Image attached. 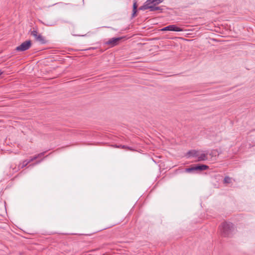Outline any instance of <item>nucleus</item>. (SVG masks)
I'll return each instance as SVG.
<instances>
[{
	"mask_svg": "<svg viewBox=\"0 0 255 255\" xmlns=\"http://www.w3.org/2000/svg\"><path fill=\"white\" fill-rule=\"evenodd\" d=\"M234 230V226L231 223H224L222 224L221 231L224 237L230 236Z\"/></svg>",
	"mask_w": 255,
	"mask_h": 255,
	"instance_id": "1",
	"label": "nucleus"
},
{
	"mask_svg": "<svg viewBox=\"0 0 255 255\" xmlns=\"http://www.w3.org/2000/svg\"><path fill=\"white\" fill-rule=\"evenodd\" d=\"M156 5H154L151 2H148L146 1L144 4L140 7V9L145 10L149 9L150 11H154L156 10H160L161 8L159 6H156Z\"/></svg>",
	"mask_w": 255,
	"mask_h": 255,
	"instance_id": "2",
	"label": "nucleus"
},
{
	"mask_svg": "<svg viewBox=\"0 0 255 255\" xmlns=\"http://www.w3.org/2000/svg\"><path fill=\"white\" fill-rule=\"evenodd\" d=\"M31 45L30 40L26 41L22 43L19 46L16 47L15 50L17 51H24L28 49Z\"/></svg>",
	"mask_w": 255,
	"mask_h": 255,
	"instance_id": "3",
	"label": "nucleus"
},
{
	"mask_svg": "<svg viewBox=\"0 0 255 255\" xmlns=\"http://www.w3.org/2000/svg\"><path fill=\"white\" fill-rule=\"evenodd\" d=\"M33 36L34 37L35 40L40 44H43L46 42L45 38L35 30H33Z\"/></svg>",
	"mask_w": 255,
	"mask_h": 255,
	"instance_id": "4",
	"label": "nucleus"
},
{
	"mask_svg": "<svg viewBox=\"0 0 255 255\" xmlns=\"http://www.w3.org/2000/svg\"><path fill=\"white\" fill-rule=\"evenodd\" d=\"M162 31H183L184 29L180 27L177 26L176 25H169L167 26H166L163 28L161 29Z\"/></svg>",
	"mask_w": 255,
	"mask_h": 255,
	"instance_id": "5",
	"label": "nucleus"
},
{
	"mask_svg": "<svg viewBox=\"0 0 255 255\" xmlns=\"http://www.w3.org/2000/svg\"><path fill=\"white\" fill-rule=\"evenodd\" d=\"M122 38L121 37L113 38L107 42V44L112 46L117 45Z\"/></svg>",
	"mask_w": 255,
	"mask_h": 255,
	"instance_id": "6",
	"label": "nucleus"
},
{
	"mask_svg": "<svg viewBox=\"0 0 255 255\" xmlns=\"http://www.w3.org/2000/svg\"><path fill=\"white\" fill-rule=\"evenodd\" d=\"M197 158L198 161L206 160L208 158L207 154L204 153H200L199 152Z\"/></svg>",
	"mask_w": 255,
	"mask_h": 255,
	"instance_id": "7",
	"label": "nucleus"
},
{
	"mask_svg": "<svg viewBox=\"0 0 255 255\" xmlns=\"http://www.w3.org/2000/svg\"><path fill=\"white\" fill-rule=\"evenodd\" d=\"M196 171H203L207 170L209 168L208 166L204 164H198L195 165Z\"/></svg>",
	"mask_w": 255,
	"mask_h": 255,
	"instance_id": "8",
	"label": "nucleus"
},
{
	"mask_svg": "<svg viewBox=\"0 0 255 255\" xmlns=\"http://www.w3.org/2000/svg\"><path fill=\"white\" fill-rule=\"evenodd\" d=\"M44 155V152L40 153L39 154H38L37 155H35L34 156H33V165H34V163L33 162L34 160L36 159L40 158V159L38 161V163L40 162L41 160H42ZM37 163V162L36 163Z\"/></svg>",
	"mask_w": 255,
	"mask_h": 255,
	"instance_id": "9",
	"label": "nucleus"
},
{
	"mask_svg": "<svg viewBox=\"0 0 255 255\" xmlns=\"http://www.w3.org/2000/svg\"><path fill=\"white\" fill-rule=\"evenodd\" d=\"M199 152L196 150H190L187 152V155L189 157L192 156L197 157Z\"/></svg>",
	"mask_w": 255,
	"mask_h": 255,
	"instance_id": "10",
	"label": "nucleus"
},
{
	"mask_svg": "<svg viewBox=\"0 0 255 255\" xmlns=\"http://www.w3.org/2000/svg\"><path fill=\"white\" fill-rule=\"evenodd\" d=\"M164 0H147L148 2H151L154 5H157L162 2Z\"/></svg>",
	"mask_w": 255,
	"mask_h": 255,
	"instance_id": "11",
	"label": "nucleus"
},
{
	"mask_svg": "<svg viewBox=\"0 0 255 255\" xmlns=\"http://www.w3.org/2000/svg\"><path fill=\"white\" fill-rule=\"evenodd\" d=\"M195 171H196L195 166H192L190 168H186L184 170V172H188V173L193 172Z\"/></svg>",
	"mask_w": 255,
	"mask_h": 255,
	"instance_id": "12",
	"label": "nucleus"
},
{
	"mask_svg": "<svg viewBox=\"0 0 255 255\" xmlns=\"http://www.w3.org/2000/svg\"><path fill=\"white\" fill-rule=\"evenodd\" d=\"M116 147H118V148H123V149L129 150H132V149L131 147L127 146L126 145H118V146H116Z\"/></svg>",
	"mask_w": 255,
	"mask_h": 255,
	"instance_id": "13",
	"label": "nucleus"
},
{
	"mask_svg": "<svg viewBox=\"0 0 255 255\" xmlns=\"http://www.w3.org/2000/svg\"><path fill=\"white\" fill-rule=\"evenodd\" d=\"M231 178H230L229 176H226L224 179V183H230L231 182Z\"/></svg>",
	"mask_w": 255,
	"mask_h": 255,
	"instance_id": "14",
	"label": "nucleus"
},
{
	"mask_svg": "<svg viewBox=\"0 0 255 255\" xmlns=\"http://www.w3.org/2000/svg\"><path fill=\"white\" fill-rule=\"evenodd\" d=\"M28 163V162H27L26 161H24L22 163H20L18 167L19 168H23V167H24L25 166H26L27 165Z\"/></svg>",
	"mask_w": 255,
	"mask_h": 255,
	"instance_id": "15",
	"label": "nucleus"
},
{
	"mask_svg": "<svg viewBox=\"0 0 255 255\" xmlns=\"http://www.w3.org/2000/svg\"><path fill=\"white\" fill-rule=\"evenodd\" d=\"M137 5L136 4V2H134L133 3V10L137 9Z\"/></svg>",
	"mask_w": 255,
	"mask_h": 255,
	"instance_id": "16",
	"label": "nucleus"
},
{
	"mask_svg": "<svg viewBox=\"0 0 255 255\" xmlns=\"http://www.w3.org/2000/svg\"><path fill=\"white\" fill-rule=\"evenodd\" d=\"M136 12H137V9H135V10L132 9V17H134L135 16V14H136Z\"/></svg>",
	"mask_w": 255,
	"mask_h": 255,
	"instance_id": "17",
	"label": "nucleus"
},
{
	"mask_svg": "<svg viewBox=\"0 0 255 255\" xmlns=\"http://www.w3.org/2000/svg\"><path fill=\"white\" fill-rule=\"evenodd\" d=\"M3 73V72H1V71H0V75L2 74Z\"/></svg>",
	"mask_w": 255,
	"mask_h": 255,
	"instance_id": "18",
	"label": "nucleus"
}]
</instances>
